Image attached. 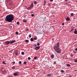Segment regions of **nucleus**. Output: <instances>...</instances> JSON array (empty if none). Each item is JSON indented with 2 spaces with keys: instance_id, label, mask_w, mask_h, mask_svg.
<instances>
[{
  "instance_id": "obj_1",
  "label": "nucleus",
  "mask_w": 77,
  "mask_h": 77,
  "mask_svg": "<svg viewBox=\"0 0 77 77\" xmlns=\"http://www.w3.org/2000/svg\"><path fill=\"white\" fill-rule=\"evenodd\" d=\"M5 20L7 22L12 23V21L14 20V16L12 14H9L6 16Z\"/></svg>"
},
{
  "instance_id": "obj_2",
  "label": "nucleus",
  "mask_w": 77,
  "mask_h": 77,
  "mask_svg": "<svg viewBox=\"0 0 77 77\" xmlns=\"http://www.w3.org/2000/svg\"><path fill=\"white\" fill-rule=\"evenodd\" d=\"M54 49L57 53L59 54L61 53L62 51L61 49L59 48V42L54 46Z\"/></svg>"
},
{
  "instance_id": "obj_3",
  "label": "nucleus",
  "mask_w": 77,
  "mask_h": 77,
  "mask_svg": "<svg viewBox=\"0 0 77 77\" xmlns=\"http://www.w3.org/2000/svg\"><path fill=\"white\" fill-rule=\"evenodd\" d=\"M10 43L9 41H6L4 42V45H9Z\"/></svg>"
},
{
  "instance_id": "obj_4",
  "label": "nucleus",
  "mask_w": 77,
  "mask_h": 77,
  "mask_svg": "<svg viewBox=\"0 0 77 77\" xmlns=\"http://www.w3.org/2000/svg\"><path fill=\"white\" fill-rule=\"evenodd\" d=\"M40 48V46H36L35 48L34 49L36 51L38 50Z\"/></svg>"
},
{
  "instance_id": "obj_5",
  "label": "nucleus",
  "mask_w": 77,
  "mask_h": 77,
  "mask_svg": "<svg viewBox=\"0 0 77 77\" xmlns=\"http://www.w3.org/2000/svg\"><path fill=\"white\" fill-rule=\"evenodd\" d=\"M14 76L18 75H19V73H18V72H16L14 73Z\"/></svg>"
},
{
  "instance_id": "obj_6",
  "label": "nucleus",
  "mask_w": 77,
  "mask_h": 77,
  "mask_svg": "<svg viewBox=\"0 0 77 77\" xmlns=\"http://www.w3.org/2000/svg\"><path fill=\"white\" fill-rule=\"evenodd\" d=\"M8 29H11V30H12V29H14V27H12V26H10L8 27Z\"/></svg>"
},
{
  "instance_id": "obj_7",
  "label": "nucleus",
  "mask_w": 77,
  "mask_h": 77,
  "mask_svg": "<svg viewBox=\"0 0 77 77\" xmlns=\"http://www.w3.org/2000/svg\"><path fill=\"white\" fill-rule=\"evenodd\" d=\"M66 20L67 21H69V20H70V18H69V17H66Z\"/></svg>"
},
{
  "instance_id": "obj_8",
  "label": "nucleus",
  "mask_w": 77,
  "mask_h": 77,
  "mask_svg": "<svg viewBox=\"0 0 77 77\" xmlns=\"http://www.w3.org/2000/svg\"><path fill=\"white\" fill-rule=\"evenodd\" d=\"M15 42V40H12V41H11L10 42V44H12V43H14V42Z\"/></svg>"
},
{
  "instance_id": "obj_9",
  "label": "nucleus",
  "mask_w": 77,
  "mask_h": 77,
  "mask_svg": "<svg viewBox=\"0 0 77 77\" xmlns=\"http://www.w3.org/2000/svg\"><path fill=\"white\" fill-rule=\"evenodd\" d=\"M32 7L30 6L27 8V9H28V10H30L31 9H32Z\"/></svg>"
},
{
  "instance_id": "obj_10",
  "label": "nucleus",
  "mask_w": 77,
  "mask_h": 77,
  "mask_svg": "<svg viewBox=\"0 0 77 77\" xmlns=\"http://www.w3.org/2000/svg\"><path fill=\"white\" fill-rule=\"evenodd\" d=\"M3 73L4 74H5L6 73V70H5L3 71Z\"/></svg>"
},
{
  "instance_id": "obj_11",
  "label": "nucleus",
  "mask_w": 77,
  "mask_h": 77,
  "mask_svg": "<svg viewBox=\"0 0 77 77\" xmlns=\"http://www.w3.org/2000/svg\"><path fill=\"white\" fill-rule=\"evenodd\" d=\"M23 22H24V23H26V22H27V20H26V19H23Z\"/></svg>"
},
{
  "instance_id": "obj_12",
  "label": "nucleus",
  "mask_w": 77,
  "mask_h": 77,
  "mask_svg": "<svg viewBox=\"0 0 77 77\" xmlns=\"http://www.w3.org/2000/svg\"><path fill=\"white\" fill-rule=\"evenodd\" d=\"M17 52H18V51L17 50V51L15 52V54L16 56H17V55H18V53H17Z\"/></svg>"
},
{
  "instance_id": "obj_13",
  "label": "nucleus",
  "mask_w": 77,
  "mask_h": 77,
  "mask_svg": "<svg viewBox=\"0 0 77 77\" xmlns=\"http://www.w3.org/2000/svg\"><path fill=\"white\" fill-rule=\"evenodd\" d=\"M31 8H32L33 7V4L32 3H31V6H30Z\"/></svg>"
},
{
  "instance_id": "obj_14",
  "label": "nucleus",
  "mask_w": 77,
  "mask_h": 77,
  "mask_svg": "<svg viewBox=\"0 0 77 77\" xmlns=\"http://www.w3.org/2000/svg\"><path fill=\"white\" fill-rule=\"evenodd\" d=\"M54 55L53 54L51 55V58H54Z\"/></svg>"
},
{
  "instance_id": "obj_15",
  "label": "nucleus",
  "mask_w": 77,
  "mask_h": 77,
  "mask_svg": "<svg viewBox=\"0 0 77 77\" xmlns=\"http://www.w3.org/2000/svg\"><path fill=\"white\" fill-rule=\"evenodd\" d=\"M74 33L75 34H77V31H74Z\"/></svg>"
},
{
  "instance_id": "obj_16",
  "label": "nucleus",
  "mask_w": 77,
  "mask_h": 77,
  "mask_svg": "<svg viewBox=\"0 0 77 77\" xmlns=\"http://www.w3.org/2000/svg\"><path fill=\"white\" fill-rule=\"evenodd\" d=\"M31 41H33V38H30Z\"/></svg>"
},
{
  "instance_id": "obj_17",
  "label": "nucleus",
  "mask_w": 77,
  "mask_h": 77,
  "mask_svg": "<svg viewBox=\"0 0 77 77\" xmlns=\"http://www.w3.org/2000/svg\"><path fill=\"white\" fill-rule=\"evenodd\" d=\"M24 65H26L27 64V62L26 61H25L23 62Z\"/></svg>"
},
{
  "instance_id": "obj_18",
  "label": "nucleus",
  "mask_w": 77,
  "mask_h": 77,
  "mask_svg": "<svg viewBox=\"0 0 77 77\" xmlns=\"http://www.w3.org/2000/svg\"><path fill=\"white\" fill-rule=\"evenodd\" d=\"M12 69H15V67H14V66H13L12 67Z\"/></svg>"
},
{
  "instance_id": "obj_19",
  "label": "nucleus",
  "mask_w": 77,
  "mask_h": 77,
  "mask_svg": "<svg viewBox=\"0 0 77 77\" xmlns=\"http://www.w3.org/2000/svg\"><path fill=\"white\" fill-rule=\"evenodd\" d=\"M73 15H74V14L73 13H71V17H73Z\"/></svg>"
},
{
  "instance_id": "obj_20",
  "label": "nucleus",
  "mask_w": 77,
  "mask_h": 77,
  "mask_svg": "<svg viewBox=\"0 0 77 77\" xmlns=\"http://www.w3.org/2000/svg\"><path fill=\"white\" fill-rule=\"evenodd\" d=\"M21 54L22 55H24V52H22L21 53Z\"/></svg>"
},
{
  "instance_id": "obj_21",
  "label": "nucleus",
  "mask_w": 77,
  "mask_h": 77,
  "mask_svg": "<svg viewBox=\"0 0 77 77\" xmlns=\"http://www.w3.org/2000/svg\"><path fill=\"white\" fill-rule=\"evenodd\" d=\"M34 5H36V4H37V2L36 1H35L34 2Z\"/></svg>"
},
{
  "instance_id": "obj_22",
  "label": "nucleus",
  "mask_w": 77,
  "mask_h": 77,
  "mask_svg": "<svg viewBox=\"0 0 77 77\" xmlns=\"http://www.w3.org/2000/svg\"><path fill=\"white\" fill-rule=\"evenodd\" d=\"M29 38H31L32 37V34H30L29 35Z\"/></svg>"
},
{
  "instance_id": "obj_23",
  "label": "nucleus",
  "mask_w": 77,
  "mask_h": 77,
  "mask_svg": "<svg viewBox=\"0 0 77 77\" xmlns=\"http://www.w3.org/2000/svg\"><path fill=\"white\" fill-rule=\"evenodd\" d=\"M51 75V74H49L47 75V76L48 77H49L50 76V75Z\"/></svg>"
},
{
  "instance_id": "obj_24",
  "label": "nucleus",
  "mask_w": 77,
  "mask_h": 77,
  "mask_svg": "<svg viewBox=\"0 0 77 77\" xmlns=\"http://www.w3.org/2000/svg\"><path fill=\"white\" fill-rule=\"evenodd\" d=\"M25 42H29V40H25Z\"/></svg>"
},
{
  "instance_id": "obj_25",
  "label": "nucleus",
  "mask_w": 77,
  "mask_h": 77,
  "mask_svg": "<svg viewBox=\"0 0 77 77\" xmlns=\"http://www.w3.org/2000/svg\"><path fill=\"white\" fill-rule=\"evenodd\" d=\"M21 61H20L19 62V64H20V65H21Z\"/></svg>"
},
{
  "instance_id": "obj_26",
  "label": "nucleus",
  "mask_w": 77,
  "mask_h": 77,
  "mask_svg": "<svg viewBox=\"0 0 77 77\" xmlns=\"http://www.w3.org/2000/svg\"><path fill=\"white\" fill-rule=\"evenodd\" d=\"M60 71L61 72H64V71L63 70H61Z\"/></svg>"
},
{
  "instance_id": "obj_27",
  "label": "nucleus",
  "mask_w": 77,
  "mask_h": 77,
  "mask_svg": "<svg viewBox=\"0 0 77 77\" xmlns=\"http://www.w3.org/2000/svg\"><path fill=\"white\" fill-rule=\"evenodd\" d=\"M66 65H67V66H68V67L70 66V65L69 64H67Z\"/></svg>"
},
{
  "instance_id": "obj_28",
  "label": "nucleus",
  "mask_w": 77,
  "mask_h": 77,
  "mask_svg": "<svg viewBox=\"0 0 77 77\" xmlns=\"http://www.w3.org/2000/svg\"><path fill=\"white\" fill-rule=\"evenodd\" d=\"M17 25H19V24H20V22H17Z\"/></svg>"
},
{
  "instance_id": "obj_29",
  "label": "nucleus",
  "mask_w": 77,
  "mask_h": 77,
  "mask_svg": "<svg viewBox=\"0 0 77 77\" xmlns=\"http://www.w3.org/2000/svg\"><path fill=\"white\" fill-rule=\"evenodd\" d=\"M34 40H36L37 39V38L34 37Z\"/></svg>"
},
{
  "instance_id": "obj_30",
  "label": "nucleus",
  "mask_w": 77,
  "mask_h": 77,
  "mask_svg": "<svg viewBox=\"0 0 77 77\" xmlns=\"http://www.w3.org/2000/svg\"><path fill=\"white\" fill-rule=\"evenodd\" d=\"M34 59H35V60H36V59H37V57H35L34 58Z\"/></svg>"
},
{
  "instance_id": "obj_31",
  "label": "nucleus",
  "mask_w": 77,
  "mask_h": 77,
  "mask_svg": "<svg viewBox=\"0 0 77 77\" xmlns=\"http://www.w3.org/2000/svg\"><path fill=\"white\" fill-rule=\"evenodd\" d=\"M3 64H4L5 65H6V63L5 61H3Z\"/></svg>"
},
{
  "instance_id": "obj_32",
  "label": "nucleus",
  "mask_w": 77,
  "mask_h": 77,
  "mask_svg": "<svg viewBox=\"0 0 77 77\" xmlns=\"http://www.w3.org/2000/svg\"><path fill=\"white\" fill-rule=\"evenodd\" d=\"M74 30V29H72L71 31H70L69 32H72V30Z\"/></svg>"
},
{
  "instance_id": "obj_33",
  "label": "nucleus",
  "mask_w": 77,
  "mask_h": 77,
  "mask_svg": "<svg viewBox=\"0 0 77 77\" xmlns=\"http://www.w3.org/2000/svg\"><path fill=\"white\" fill-rule=\"evenodd\" d=\"M15 34H16V35H18V32H16L15 33Z\"/></svg>"
},
{
  "instance_id": "obj_34",
  "label": "nucleus",
  "mask_w": 77,
  "mask_h": 77,
  "mask_svg": "<svg viewBox=\"0 0 77 77\" xmlns=\"http://www.w3.org/2000/svg\"><path fill=\"white\" fill-rule=\"evenodd\" d=\"M37 45H38V46L40 45V44H39V43H37Z\"/></svg>"
},
{
  "instance_id": "obj_35",
  "label": "nucleus",
  "mask_w": 77,
  "mask_h": 77,
  "mask_svg": "<svg viewBox=\"0 0 77 77\" xmlns=\"http://www.w3.org/2000/svg\"><path fill=\"white\" fill-rule=\"evenodd\" d=\"M28 60H30V59H31V58L30 57H28Z\"/></svg>"
},
{
  "instance_id": "obj_36",
  "label": "nucleus",
  "mask_w": 77,
  "mask_h": 77,
  "mask_svg": "<svg viewBox=\"0 0 77 77\" xmlns=\"http://www.w3.org/2000/svg\"><path fill=\"white\" fill-rule=\"evenodd\" d=\"M54 65H55V64H56V61L54 62Z\"/></svg>"
},
{
  "instance_id": "obj_37",
  "label": "nucleus",
  "mask_w": 77,
  "mask_h": 77,
  "mask_svg": "<svg viewBox=\"0 0 77 77\" xmlns=\"http://www.w3.org/2000/svg\"><path fill=\"white\" fill-rule=\"evenodd\" d=\"M12 63H13V64H15V61H13L12 62Z\"/></svg>"
},
{
  "instance_id": "obj_38",
  "label": "nucleus",
  "mask_w": 77,
  "mask_h": 77,
  "mask_svg": "<svg viewBox=\"0 0 77 77\" xmlns=\"http://www.w3.org/2000/svg\"><path fill=\"white\" fill-rule=\"evenodd\" d=\"M44 3H46V1L45 0H44Z\"/></svg>"
},
{
  "instance_id": "obj_39",
  "label": "nucleus",
  "mask_w": 77,
  "mask_h": 77,
  "mask_svg": "<svg viewBox=\"0 0 77 77\" xmlns=\"http://www.w3.org/2000/svg\"><path fill=\"white\" fill-rule=\"evenodd\" d=\"M32 17H34V14H32L31 15Z\"/></svg>"
},
{
  "instance_id": "obj_40",
  "label": "nucleus",
  "mask_w": 77,
  "mask_h": 77,
  "mask_svg": "<svg viewBox=\"0 0 77 77\" xmlns=\"http://www.w3.org/2000/svg\"><path fill=\"white\" fill-rule=\"evenodd\" d=\"M71 29H74V26H72L71 27Z\"/></svg>"
},
{
  "instance_id": "obj_41",
  "label": "nucleus",
  "mask_w": 77,
  "mask_h": 77,
  "mask_svg": "<svg viewBox=\"0 0 77 77\" xmlns=\"http://www.w3.org/2000/svg\"><path fill=\"white\" fill-rule=\"evenodd\" d=\"M70 56H71V57H72V56H73L72 55V54H71L70 55Z\"/></svg>"
},
{
  "instance_id": "obj_42",
  "label": "nucleus",
  "mask_w": 77,
  "mask_h": 77,
  "mask_svg": "<svg viewBox=\"0 0 77 77\" xmlns=\"http://www.w3.org/2000/svg\"><path fill=\"white\" fill-rule=\"evenodd\" d=\"M64 25H65V24L64 23H62V26H64Z\"/></svg>"
},
{
  "instance_id": "obj_43",
  "label": "nucleus",
  "mask_w": 77,
  "mask_h": 77,
  "mask_svg": "<svg viewBox=\"0 0 77 77\" xmlns=\"http://www.w3.org/2000/svg\"><path fill=\"white\" fill-rule=\"evenodd\" d=\"M75 62L77 63V60H75Z\"/></svg>"
},
{
  "instance_id": "obj_44",
  "label": "nucleus",
  "mask_w": 77,
  "mask_h": 77,
  "mask_svg": "<svg viewBox=\"0 0 77 77\" xmlns=\"http://www.w3.org/2000/svg\"><path fill=\"white\" fill-rule=\"evenodd\" d=\"M8 77H13L11 75H10V76H8Z\"/></svg>"
},
{
  "instance_id": "obj_45",
  "label": "nucleus",
  "mask_w": 77,
  "mask_h": 77,
  "mask_svg": "<svg viewBox=\"0 0 77 77\" xmlns=\"http://www.w3.org/2000/svg\"><path fill=\"white\" fill-rule=\"evenodd\" d=\"M29 30V29H26V31H28Z\"/></svg>"
},
{
  "instance_id": "obj_46",
  "label": "nucleus",
  "mask_w": 77,
  "mask_h": 77,
  "mask_svg": "<svg viewBox=\"0 0 77 77\" xmlns=\"http://www.w3.org/2000/svg\"><path fill=\"white\" fill-rule=\"evenodd\" d=\"M75 51H77V48H76L75 49Z\"/></svg>"
},
{
  "instance_id": "obj_47",
  "label": "nucleus",
  "mask_w": 77,
  "mask_h": 77,
  "mask_svg": "<svg viewBox=\"0 0 77 77\" xmlns=\"http://www.w3.org/2000/svg\"><path fill=\"white\" fill-rule=\"evenodd\" d=\"M34 45H35V47H37V45H36V44H35Z\"/></svg>"
},
{
  "instance_id": "obj_48",
  "label": "nucleus",
  "mask_w": 77,
  "mask_h": 77,
  "mask_svg": "<svg viewBox=\"0 0 77 77\" xmlns=\"http://www.w3.org/2000/svg\"><path fill=\"white\" fill-rule=\"evenodd\" d=\"M48 6H50V4H48Z\"/></svg>"
},
{
  "instance_id": "obj_49",
  "label": "nucleus",
  "mask_w": 77,
  "mask_h": 77,
  "mask_svg": "<svg viewBox=\"0 0 77 77\" xmlns=\"http://www.w3.org/2000/svg\"><path fill=\"white\" fill-rule=\"evenodd\" d=\"M53 0H50V1L51 2H53Z\"/></svg>"
},
{
  "instance_id": "obj_50",
  "label": "nucleus",
  "mask_w": 77,
  "mask_h": 77,
  "mask_svg": "<svg viewBox=\"0 0 77 77\" xmlns=\"http://www.w3.org/2000/svg\"><path fill=\"white\" fill-rule=\"evenodd\" d=\"M45 4H46V3H44V6H45Z\"/></svg>"
},
{
  "instance_id": "obj_51",
  "label": "nucleus",
  "mask_w": 77,
  "mask_h": 77,
  "mask_svg": "<svg viewBox=\"0 0 77 77\" xmlns=\"http://www.w3.org/2000/svg\"><path fill=\"white\" fill-rule=\"evenodd\" d=\"M72 77V76L71 75H70V76H69V77Z\"/></svg>"
},
{
  "instance_id": "obj_52",
  "label": "nucleus",
  "mask_w": 77,
  "mask_h": 77,
  "mask_svg": "<svg viewBox=\"0 0 77 77\" xmlns=\"http://www.w3.org/2000/svg\"><path fill=\"white\" fill-rule=\"evenodd\" d=\"M75 31H76V29H75Z\"/></svg>"
},
{
  "instance_id": "obj_53",
  "label": "nucleus",
  "mask_w": 77,
  "mask_h": 77,
  "mask_svg": "<svg viewBox=\"0 0 77 77\" xmlns=\"http://www.w3.org/2000/svg\"><path fill=\"white\" fill-rule=\"evenodd\" d=\"M38 41H39V39L38 40Z\"/></svg>"
},
{
  "instance_id": "obj_54",
  "label": "nucleus",
  "mask_w": 77,
  "mask_h": 77,
  "mask_svg": "<svg viewBox=\"0 0 77 77\" xmlns=\"http://www.w3.org/2000/svg\"><path fill=\"white\" fill-rule=\"evenodd\" d=\"M32 47H34V45H32Z\"/></svg>"
},
{
  "instance_id": "obj_55",
  "label": "nucleus",
  "mask_w": 77,
  "mask_h": 77,
  "mask_svg": "<svg viewBox=\"0 0 77 77\" xmlns=\"http://www.w3.org/2000/svg\"><path fill=\"white\" fill-rule=\"evenodd\" d=\"M65 0V1H68V0Z\"/></svg>"
},
{
  "instance_id": "obj_56",
  "label": "nucleus",
  "mask_w": 77,
  "mask_h": 77,
  "mask_svg": "<svg viewBox=\"0 0 77 77\" xmlns=\"http://www.w3.org/2000/svg\"><path fill=\"white\" fill-rule=\"evenodd\" d=\"M53 39H54V38H52V40H53Z\"/></svg>"
},
{
  "instance_id": "obj_57",
  "label": "nucleus",
  "mask_w": 77,
  "mask_h": 77,
  "mask_svg": "<svg viewBox=\"0 0 77 77\" xmlns=\"http://www.w3.org/2000/svg\"><path fill=\"white\" fill-rule=\"evenodd\" d=\"M74 28H75V27L73 26V29H74Z\"/></svg>"
},
{
  "instance_id": "obj_58",
  "label": "nucleus",
  "mask_w": 77,
  "mask_h": 77,
  "mask_svg": "<svg viewBox=\"0 0 77 77\" xmlns=\"http://www.w3.org/2000/svg\"><path fill=\"white\" fill-rule=\"evenodd\" d=\"M25 8H27V6H26Z\"/></svg>"
}]
</instances>
